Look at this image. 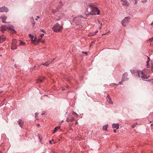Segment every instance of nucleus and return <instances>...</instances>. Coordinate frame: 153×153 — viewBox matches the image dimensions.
<instances>
[{
    "label": "nucleus",
    "instance_id": "1",
    "mask_svg": "<svg viewBox=\"0 0 153 153\" xmlns=\"http://www.w3.org/2000/svg\"><path fill=\"white\" fill-rule=\"evenodd\" d=\"M91 8V11L90 12V14L92 15H95L96 14L99 15L100 11L98 9L97 6L94 4H91L89 5Z\"/></svg>",
    "mask_w": 153,
    "mask_h": 153
},
{
    "label": "nucleus",
    "instance_id": "38",
    "mask_svg": "<svg viewBox=\"0 0 153 153\" xmlns=\"http://www.w3.org/2000/svg\"><path fill=\"white\" fill-rule=\"evenodd\" d=\"M44 36V34H42L40 36V37L41 38H42L43 37V36Z\"/></svg>",
    "mask_w": 153,
    "mask_h": 153
},
{
    "label": "nucleus",
    "instance_id": "15",
    "mask_svg": "<svg viewBox=\"0 0 153 153\" xmlns=\"http://www.w3.org/2000/svg\"><path fill=\"white\" fill-rule=\"evenodd\" d=\"M0 18L1 19L3 23L6 22L5 21L7 17L6 16H3L0 17Z\"/></svg>",
    "mask_w": 153,
    "mask_h": 153
},
{
    "label": "nucleus",
    "instance_id": "43",
    "mask_svg": "<svg viewBox=\"0 0 153 153\" xmlns=\"http://www.w3.org/2000/svg\"><path fill=\"white\" fill-rule=\"evenodd\" d=\"M39 138L40 139V141H41L42 140V138H41L39 137Z\"/></svg>",
    "mask_w": 153,
    "mask_h": 153
},
{
    "label": "nucleus",
    "instance_id": "40",
    "mask_svg": "<svg viewBox=\"0 0 153 153\" xmlns=\"http://www.w3.org/2000/svg\"><path fill=\"white\" fill-rule=\"evenodd\" d=\"M37 127H39V126H40V125H39V124H37Z\"/></svg>",
    "mask_w": 153,
    "mask_h": 153
},
{
    "label": "nucleus",
    "instance_id": "47",
    "mask_svg": "<svg viewBox=\"0 0 153 153\" xmlns=\"http://www.w3.org/2000/svg\"><path fill=\"white\" fill-rule=\"evenodd\" d=\"M2 92V91H0V94H1Z\"/></svg>",
    "mask_w": 153,
    "mask_h": 153
},
{
    "label": "nucleus",
    "instance_id": "5",
    "mask_svg": "<svg viewBox=\"0 0 153 153\" xmlns=\"http://www.w3.org/2000/svg\"><path fill=\"white\" fill-rule=\"evenodd\" d=\"M82 18H83V17L82 16H79L74 18L73 19V21L74 23H78L81 21V19Z\"/></svg>",
    "mask_w": 153,
    "mask_h": 153
},
{
    "label": "nucleus",
    "instance_id": "19",
    "mask_svg": "<svg viewBox=\"0 0 153 153\" xmlns=\"http://www.w3.org/2000/svg\"><path fill=\"white\" fill-rule=\"evenodd\" d=\"M60 128V126H57L55 127L54 128V130L53 131V133L54 134L55 132H56L58 130V129H59Z\"/></svg>",
    "mask_w": 153,
    "mask_h": 153
},
{
    "label": "nucleus",
    "instance_id": "53",
    "mask_svg": "<svg viewBox=\"0 0 153 153\" xmlns=\"http://www.w3.org/2000/svg\"><path fill=\"white\" fill-rule=\"evenodd\" d=\"M64 89H62V90H63V91H64Z\"/></svg>",
    "mask_w": 153,
    "mask_h": 153
},
{
    "label": "nucleus",
    "instance_id": "29",
    "mask_svg": "<svg viewBox=\"0 0 153 153\" xmlns=\"http://www.w3.org/2000/svg\"><path fill=\"white\" fill-rule=\"evenodd\" d=\"M149 41L150 42L152 41H153V37L152 38L149 39Z\"/></svg>",
    "mask_w": 153,
    "mask_h": 153
},
{
    "label": "nucleus",
    "instance_id": "7",
    "mask_svg": "<svg viewBox=\"0 0 153 153\" xmlns=\"http://www.w3.org/2000/svg\"><path fill=\"white\" fill-rule=\"evenodd\" d=\"M8 28V26L2 25L0 27V30L2 33H4Z\"/></svg>",
    "mask_w": 153,
    "mask_h": 153
},
{
    "label": "nucleus",
    "instance_id": "48",
    "mask_svg": "<svg viewBox=\"0 0 153 153\" xmlns=\"http://www.w3.org/2000/svg\"><path fill=\"white\" fill-rule=\"evenodd\" d=\"M98 32V31H97L96 32H95V33H97V32Z\"/></svg>",
    "mask_w": 153,
    "mask_h": 153
},
{
    "label": "nucleus",
    "instance_id": "16",
    "mask_svg": "<svg viewBox=\"0 0 153 153\" xmlns=\"http://www.w3.org/2000/svg\"><path fill=\"white\" fill-rule=\"evenodd\" d=\"M18 124L21 127H22L23 124V121L21 119H19L18 121Z\"/></svg>",
    "mask_w": 153,
    "mask_h": 153
},
{
    "label": "nucleus",
    "instance_id": "41",
    "mask_svg": "<svg viewBox=\"0 0 153 153\" xmlns=\"http://www.w3.org/2000/svg\"><path fill=\"white\" fill-rule=\"evenodd\" d=\"M113 132H114V133H116V129H114V131H113Z\"/></svg>",
    "mask_w": 153,
    "mask_h": 153
},
{
    "label": "nucleus",
    "instance_id": "55",
    "mask_svg": "<svg viewBox=\"0 0 153 153\" xmlns=\"http://www.w3.org/2000/svg\"><path fill=\"white\" fill-rule=\"evenodd\" d=\"M106 34H106H104V35H105V34Z\"/></svg>",
    "mask_w": 153,
    "mask_h": 153
},
{
    "label": "nucleus",
    "instance_id": "45",
    "mask_svg": "<svg viewBox=\"0 0 153 153\" xmlns=\"http://www.w3.org/2000/svg\"><path fill=\"white\" fill-rule=\"evenodd\" d=\"M137 1H136L135 2V4H136L137 3Z\"/></svg>",
    "mask_w": 153,
    "mask_h": 153
},
{
    "label": "nucleus",
    "instance_id": "6",
    "mask_svg": "<svg viewBox=\"0 0 153 153\" xmlns=\"http://www.w3.org/2000/svg\"><path fill=\"white\" fill-rule=\"evenodd\" d=\"M17 43L16 40V39H13L12 40V42L11 48L12 50L16 49L17 48V45L16 44Z\"/></svg>",
    "mask_w": 153,
    "mask_h": 153
},
{
    "label": "nucleus",
    "instance_id": "25",
    "mask_svg": "<svg viewBox=\"0 0 153 153\" xmlns=\"http://www.w3.org/2000/svg\"><path fill=\"white\" fill-rule=\"evenodd\" d=\"M49 142L50 144L54 143H55L53 139L50 140Z\"/></svg>",
    "mask_w": 153,
    "mask_h": 153
},
{
    "label": "nucleus",
    "instance_id": "11",
    "mask_svg": "<svg viewBox=\"0 0 153 153\" xmlns=\"http://www.w3.org/2000/svg\"><path fill=\"white\" fill-rule=\"evenodd\" d=\"M54 59H53V60H52L51 61H46L45 63H42L41 65H45L46 66H48L49 64L51 63L52 61Z\"/></svg>",
    "mask_w": 153,
    "mask_h": 153
},
{
    "label": "nucleus",
    "instance_id": "17",
    "mask_svg": "<svg viewBox=\"0 0 153 153\" xmlns=\"http://www.w3.org/2000/svg\"><path fill=\"white\" fill-rule=\"evenodd\" d=\"M146 57L148 58L147 61L146 62L147 68H149L150 66L149 65V62L150 60V58L149 57H148V56H146Z\"/></svg>",
    "mask_w": 153,
    "mask_h": 153
},
{
    "label": "nucleus",
    "instance_id": "23",
    "mask_svg": "<svg viewBox=\"0 0 153 153\" xmlns=\"http://www.w3.org/2000/svg\"><path fill=\"white\" fill-rule=\"evenodd\" d=\"M98 22L99 24L100 25V27L99 29H101L102 28V24L101 22L99 20H98Z\"/></svg>",
    "mask_w": 153,
    "mask_h": 153
},
{
    "label": "nucleus",
    "instance_id": "39",
    "mask_svg": "<svg viewBox=\"0 0 153 153\" xmlns=\"http://www.w3.org/2000/svg\"><path fill=\"white\" fill-rule=\"evenodd\" d=\"M52 13H54L55 12H56V11H55V10H52Z\"/></svg>",
    "mask_w": 153,
    "mask_h": 153
},
{
    "label": "nucleus",
    "instance_id": "32",
    "mask_svg": "<svg viewBox=\"0 0 153 153\" xmlns=\"http://www.w3.org/2000/svg\"><path fill=\"white\" fill-rule=\"evenodd\" d=\"M107 98H108L109 100L110 99H111V98L110 97V96H109V95H108V96H107Z\"/></svg>",
    "mask_w": 153,
    "mask_h": 153
},
{
    "label": "nucleus",
    "instance_id": "28",
    "mask_svg": "<svg viewBox=\"0 0 153 153\" xmlns=\"http://www.w3.org/2000/svg\"><path fill=\"white\" fill-rule=\"evenodd\" d=\"M72 114L75 116H77L78 115L76 113L74 112H73Z\"/></svg>",
    "mask_w": 153,
    "mask_h": 153
},
{
    "label": "nucleus",
    "instance_id": "18",
    "mask_svg": "<svg viewBox=\"0 0 153 153\" xmlns=\"http://www.w3.org/2000/svg\"><path fill=\"white\" fill-rule=\"evenodd\" d=\"M8 27H9V28H8V29L10 30L13 31L14 32H13V33H15L16 32L14 29L13 27H10V26H8Z\"/></svg>",
    "mask_w": 153,
    "mask_h": 153
},
{
    "label": "nucleus",
    "instance_id": "51",
    "mask_svg": "<svg viewBox=\"0 0 153 153\" xmlns=\"http://www.w3.org/2000/svg\"><path fill=\"white\" fill-rule=\"evenodd\" d=\"M92 44H91L90 45V47H91L92 46Z\"/></svg>",
    "mask_w": 153,
    "mask_h": 153
},
{
    "label": "nucleus",
    "instance_id": "37",
    "mask_svg": "<svg viewBox=\"0 0 153 153\" xmlns=\"http://www.w3.org/2000/svg\"><path fill=\"white\" fill-rule=\"evenodd\" d=\"M45 41L44 40L43 41H41V42H42V43H43Z\"/></svg>",
    "mask_w": 153,
    "mask_h": 153
},
{
    "label": "nucleus",
    "instance_id": "58",
    "mask_svg": "<svg viewBox=\"0 0 153 153\" xmlns=\"http://www.w3.org/2000/svg\"><path fill=\"white\" fill-rule=\"evenodd\" d=\"M43 114H44V113H43V114H42V115H43Z\"/></svg>",
    "mask_w": 153,
    "mask_h": 153
},
{
    "label": "nucleus",
    "instance_id": "3",
    "mask_svg": "<svg viewBox=\"0 0 153 153\" xmlns=\"http://www.w3.org/2000/svg\"><path fill=\"white\" fill-rule=\"evenodd\" d=\"M62 26H60L57 23L53 27L52 30L55 32H61L62 31Z\"/></svg>",
    "mask_w": 153,
    "mask_h": 153
},
{
    "label": "nucleus",
    "instance_id": "33",
    "mask_svg": "<svg viewBox=\"0 0 153 153\" xmlns=\"http://www.w3.org/2000/svg\"><path fill=\"white\" fill-rule=\"evenodd\" d=\"M36 18L37 19H35V20H37V19H39L40 18L39 16H37Z\"/></svg>",
    "mask_w": 153,
    "mask_h": 153
},
{
    "label": "nucleus",
    "instance_id": "56",
    "mask_svg": "<svg viewBox=\"0 0 153 153\" xmlns=\"http://www.w3.org/2000/svg\"><path fill=\"white\" fill-rule=\"evenodd\" d=\"M63 122V121H62V122Z\"/></svg>",
    "mask_w": 153,
    "mask_h": 153
},
{
    "label": "nucleus",
    "instance_id": "2",
    "mask_svg": "<svg viewBox=\"0 0 153 153\" xmlns=\"http://www.w3.org/2000/svg\"><path fill=\"white\" fill-rule=\"evenodd\" d=\"M144 71L143 70L142 71H135L134 70H131V73L136 74V75H138V76L140 78H141L143 80L147 79L148 78V76L144 74Z\"/></svg>",
    "mask_w": 153,
    "mask_h": 153
},
{
    "label": "nucleus",
    "instance_id": "42",
    "mask_svg": "<svg viewBox=\"0 0 153 153\" xmlns=\"http://www.w3.org/2000/svg\"><path fill=\"white\" fill-rule=\"evenodd\" d=\"M30 19L32 20H34V18H33V17H31Z\"/></svg>",
    "mask_w": 153,
    "mask_h": 153
},
{
    "label": "nucleus",
    "instance_id": "21",
    "mask_svg": "<svg viewBox=\"0 0 153 153\" xmlns=\"http://www.w3.org/2000/svg\"><path fill=\"white\" fill-rule=\"evenodd\" d=\"M43 81V79H39L37 80V82L38 83H40L42 82Z\"/></svg>",
    "mask_w": 153,
    "mask_h": 153
},
{
    "label": "nucleus",
    "instance_id": "31",
    "mask_svg": "<svg viewBox=\"0 0 153 153\" xmlns=\"http://www.w3.org/2000/svg\"><path fill=\"white\" fill-rule=\"evenodd\" d=\"M40 31H41V32H43V33H45V31H44V30H43V29H40Z\"/></svg>",
    "mask_w": 153,
    "mask_h": 153
},
{
    "label": "nucleus",
    "instance_id": "52",
    "mask_svg": "<svg viewBox=\"0 0 153 153\" xmlns=\"http://www.w3.org/2000/svg\"><path fill=\"white\" fill-rule=\"evenodd\" d=\"M151 126H153V124H152L151 125Z\"/></svg>",
    "mask_w": 153,
    "mask_h": 153
},
{
    "label": "nucleus",
    "instance_id": "46",
    "mask_svg": "<svg viewBox=\"0 0 153 153\" xmlns=\"http://www.w3.org/2000/svg\"><path fill=\"white\" fill-rule=\"evenodd\" d=\"M35 115H36V116L38 115V114L37 113H35Z\"/></svg>",
    "mask_w": 153,
    "mask_h": 153
},
{
    "label": "nucleus",
    "instance_id": "26",
    "mask_svg": "<svg viewBox=\"0 0 153 153\" xmlns=\"http://www.w3.org/2000/svg\"><path fill=\"white\" fill-rule=\"evenodd\" d=\"M29 36L31 37L32 38V41H33V36L31 34H29Z\"/></svg>",
    "mask_w": 153,
    "mask_h": 153
},
{
    "label": "nucleus",
    "instance_id": "24",
    "mask_svg": "<svg viewBox=\"0 0 153 153\" xmlns=\"http://www.w3.org/2000/svg\"><path fill=\"white\" fill-rule=\"evenodd\" d=\"M108 102L109 104L113 105V102L112 101L111 99H110L108 101Z\"/></svg>",
    "mask_w": 153,
    "mask_h": 153
},
{
    "label": "nucleus",
    "instance_id": "10",
    "mask_svg": "<svg viewBox=\"0 0 153 153\" xmlns=\"http://www.w3.org/2000/svg\"><path fill=\"white\" fill-rule=\"evenodd\" d=\"M8 11V9L6 7H3L0 8V12H7Z\"/></svg>",
    "mask_w": 153,
    "mask_h": 153
},
{
    "label": "nucleus",
    "instance_id": "20",
    "mask_svg": "<svg viewBox=\"0 0 153 153\" xmlns=\"http://www.w3.org/2000/svg\"><path fill=\"white\" fill-rule=\"evenodd\" d=\"M69 118V120L70 122H72L73 120H74V117L72 116H70L68 117Z\"/></svg>",
    "mask_w": 153,
    "mask_h": 153
},
{
    "label": "nucleus",
    "instance_id": "36",
    "mask_svg": "<svg viewBox=\"0 0 153 153\" xmlns=\"http://www.w3.org/2000/svg\"><path fill=\"white\" fill-rule=\"evenodd\" d=\"M82 53L84 54H87V53L86 52H84V51H83L82 52Z\"/></svg>",
    "mask_w": 153,
    "mask_h": 153
},
{
    "label": "nucleus",
    "instance_id": "34",
    "mask_svg": "<svg viewBox=\"0 0 153 153\" xmlns=\"http://www.w3.org/2000/svg\"><path fill=\"white\" fill-rule=\"evenodd\" d=\"M95 41H93L92 42H91V44H94L95 43Z\"/></svg>",
    "mask_w": 153,
    "mask_h": 153
},
{
    "label": "nucleus",
    "instance_id": "22",
    "mask_svg": "<svg viewBox=\"0 0 153 153\" xmlns=\"http://www.w3.org/2000/svg\"><path fill=\"white\" fill-rule=\"evenodd\" d=\"M108 126V125H105V126H103L102 128L103 130H104V131L106 130L107 129Z\"/></svg>",
    "mask_w": 153,
    "mask_h": 153
},
{
    "label": "nucleus",
    "instance_id": "57",
    "mask_svg": "<svg viewBox=\"0 0 153 153\" xmlns=\"http://www.w3.org/2000/svg\"><path fill=\"white\" fill-rule=\"evenodd\" d=\"M67 87V88H68V86Z\"/></svg>",
    "mask_w": 153,
    "mask_h": 153
},
{
    "label": "nucleus",
    "instance_id": "44",
    "mask_svg": "<svg viewBox=\"0 0 153 153\" xmlns=\"http://www.w3.org/2000/svg\"><path fill=\"white\" fill-rule=\"evenodd\" d=\"M35 22H34V23H33V24H32L33 25V26H34L35 25Z\"/></svg>",
    "mask_w": 153,
    "mask_h": 153
},
{
    "label": "nucleus",
    "instance_id": "13",
    "mask_svg": "<svg viewBox=\"0 0 153 153\" xmlns=\"http://www.w3.org/2000/svg\"><path fill=\"white\" fill-rule=\"evenodd\" d=\"M119 124L118 123L113 124L112 125V127L113 128H116L117 129L119 128Z\"/></svg>",
    "mask_w": 153,
    "mask_h": 153
},
{
    "label": "nucleus",
    "instance_id": "50",
    "mask_svg": "<svg viewBox=\"0 0 153 153\" xmlns=\"http://www.w3.org/2000/svg\"><path fill=\"white\" fill-rule=\"evenodd\" d=\"M77 124V122H76L75 123V125H76Z\"/></svg>",
    "mask_w": 153,
    "mask_h": 153
},
{
    "label": "nucleus",
    "instance_id": "9",
    "mask_svg": "<svg viewBox=\"0 0 153 153\" xmlns=\"http://www.w3.org/2000/svg\"><path fill=\"white\" fill-rule=\"evenodd\" d=\"M128 74L127 73H124L122 76V80L123 81H124L128 79V78L127 77Z\"/></svg>",
    "mask_w": 153,
    "mask_h": 153
},
{
    "label": "nucleus",
    "instance_id": "8",
    "mask_svg": "<svg viewBox=\"0 0 153 153\" xmlns=\"http://www.w3.org/2000/svg\"><path fill=\"white\" fill-rule=\"evenodd\" d=\"M127 0H121V1L122 2V4L123 6L128 7L130 5V3Z\"/></svg>",
    "mask_w": 153,
    "mask_h": 153
},
{
    "label": "nucleus",
    "instance_id": "4",
    "mask_svg": "<svg viewBox=\"0 0 153 153\" xmlns=\"http://www.w3.org/2000/svg\"><path fill=\"white\" fill-rule=\"evenodd\" d=\"M129 18L128 17H125L124 19L122 20L121 23L123 26L126 27L129 22Z\"/></svg>",
    "mask_w": 153,
    "mask_h": 153
},
{
    "label": "nucleus",
    "instance_id": "30",
    "mask_svg": "<svg viewBox=\"0 0 153 153\" xmlns=\"http://www.w3.org/2000/svg\"><path fill=\"white\" fill-rule=\"evenodd\" d=\"M66 121L67 122H69V117H67V119H66Z\"/></svg>",
    "mask_w": 153,
    "mask_h": 153
},
{
    "label": "nucleus",
    "instance_id": "54",
    "mask_svg": "<svg viewBox=\"0 0 153 153\" xmlns=\"http://www.w3.org/2000/svg\"><path fill=\"white\" fill-rule=\"evenodd\" d=\"M152 83L153 84V82H152Z\"/></svg>",
    "mask_w": 153,
    "mask_h": 153
},
{
    "label": "nucleus",
    "instance_id": "27",
    "mask_svg": "<svg viewBox=\"0 0 153 153\" xmlns=\"http://www.w3.org/2000/svg\"><path fill=\"white\" fill-rule=\"evenodd\" d=\"M25 44V43L23 42L22 41H20V42L19 45H24Z\"/></svg>",
    "mask_w": 153,
    "mask_h": 153
},
{
    "label": "nucleus",
    "instance_id": "35",
    "mask_svg": "<svg viewBox=\"0 0 153 153\" xmlns=\"http://www.w3.org/2000/svg\"><path fill=\"white\" fill-rule=\"evenodd\" d=\"M136 125H133L131 127L132 128H134L135 127Z\"/></svg>",
    "mask_w": 153,
    "mask_h": 153
},
{
    "label": "nucleus",
    "instance_id": "49",
    "mask_svg": "<svg viewBox=\"0 0 153 153\" xmlns=\"http://www.w3.org/2000/svg\"><path fill=\"white\" fill-rule=\"evenodd\" d=\"M119 83V84H121V82H120Z\"/></svg>",
    "mask_w": 153,
    "mask_h": 153
},
{
    "label": "nucleus",
    "instance_id": "14",
    "mask_svg": "<svg viewBox=\"0 0 153 153\" xmlns=\"http://www.w3.org/2000/svg\"><path fill=\"white\" fill-rule=\"evenodd\" d=\"M32 41L35 45H37L41 42V39H39L37 41H36L35 39H33Z\"/></svg>",
    "mask_w": 153,
    "mask_h": 153
},
{
    "label": "nucleus",
    "instance_id": "12",
    "mask_svg": "<svg viewBox=\"0 0 153 153\" xmlns=\"http://www.w3.org/2000/svg\"><path fill=\"white\" fill-rule=\"evenodd\" d=\"M6 39V37L4 35L0 36V43H2Z\"/></svg>",
    "mask_w": 153,
    "mask_h": 153
}]
</instances>
